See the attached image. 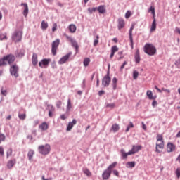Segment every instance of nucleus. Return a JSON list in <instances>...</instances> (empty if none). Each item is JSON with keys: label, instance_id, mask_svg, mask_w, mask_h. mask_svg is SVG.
I'll return each instance as SVG.
<instances>
[{"label": "nucleus", "instance_id": "44", "mask_svg": "<svg viewBox=\"0 0 180 180\" xmlns=\"http://www.w3.org/2000/svg\"><path fill=\"white\" fill-rule=\"evenodd\" d=\"M18 117L20 120H25L26 119V114H19Z\"/></svg>", "mask_w": 180, "mask_h": 180}, {"label": "nucleus", "instance_id": "9", "mask_svg": "<svg viewBox=\"0 0 180 180\" xmlns=\"http://www.w3.org/2000/svg\"><path fill=\"white\" fill-rule=\"evenodd\" d=\"M67 39H68L72 44V46L74 47V49H75L76 53H78V49H79V46H78V43L77 42V41L74 39H72L71 37H67Z\"/></svg>", "mask_w": 180, "mask_h": 180}, {"label": "nucleus", "instance_id": "38", "mask_svg": "<svg viewBox=\"0 0 180 180\" xmlns=\"http://www.w3.org/2000/svg\"><path fill=\"white\" fill-rule=\"evenodd\" d=\"M98 8L97 7H93V8H88V12L91 15V13H94L96 11H97Z\"/></svg>", "mask_w": 180, "mask_h": 180}, {"label": "nucleus", "instance_id": "33", "mask_svg": "<svg viewBox=\"0 0 180 180\" xmlns=\"http://www.w3.org/2000/svg\"><path fill=\"white\" fill-rule=\"evenodd\" d=\"M89 63H91V59L89 58H85L83 61L84 67H88V65H89Z\"/></svg>", "mask_w": 180, "mask_h": 180}, {"label": "nucleus", "instance_id": "45", "mask_svg": "<svg viewBox=\"0 0 180 180\" xmlns=\"http://www.w3.org/2000/svg\"><path fill=\"white\" fill-rule=\"evenodd\" d=\"M156 147L158 148H164V142H161L160 143H156Z\"/></svg>", "mask_w": 180, "mask_h": 180}, {"label": "nucleus", "instance_id": "3", "mask_svg": "<svg viewBox=\"0 0 180 180\" xmlns=\"http://www.w3.org/2000/svg\"><path fill=\"white\" fill-rule=\"evenodd\" d=\"M144 51L148 56H154L157 53V49L151 44H146L144 46Z\"/></svg>", "mask_w": 180, "mask_h": 180}, {"label": "nucleus", "instance_id": "2", "mask_svg": "<svg viewBox=\"0 0 180 180\" xmlns=\"http://www.w3.org/2000/svg\"><path fill=\"white\" fill-rule=\"evenodd\" d=\"M51 151V146L50 144L40 145L38 146V153L41 155H49Z\"/></svg>", "mask_w": 180, "mask_h": 180}, {"label": "nucleus", "instance_id": "51", "mask_svg": "<svg viewBox=\"0 0 180 180\" xmlns=\"http://www.w3.org/2000/svg\"><path fill=\"white\" fill-rule=\"evenodd\" d=\"M115 103H108L106 105L107 108H110V109H113L115 108Z\"/></svg>", "mask_w": 180, "mask_h": 180}, {"label": "nucleus", "instance_id": "41", "mask_svg": "<svg viewBox=\"0 0 180 180\" xmlns=\"http://www.w3.org/2000/svg\"><path fill=\"white\" fill-rule=\"evenodd\" d=\"M157 141L164 142V139H162V135L161 134L157 135Z\"/></svg>", "mask_w": 180, "mask_h": 180}, {"label": "nucleus", "instance_id": "57", "mask_svg": "<svg viewBox=\"0 0 180 180\" xmlns=\"http://www.w3.org/2000/svg\"><path fill=\"white\" fill-rule=\"evenodd\" d=\"M125 65H127V61H124V62L123 63V64H122V65H121V67H120V70H123V68H124Z\"/></svg>", "mask_w": 180, "mask_h": 180}, {"label": "nucleus", "instance_id": "58", "mask_svg": "<svg viewBox=\"0 0 180 180\" xmlns=\"http://www.w3.org/2000/svg\"><path fill=\"white\" fill-rule=\"evenodd\" d=\"M112 174H114V175H115V176H119V172L116 169L112 171Z\"/></svg>", "mask_w": 180, "mask_h": 180}, {"label": "nucleus", "instance_id": "12", "mask_svg": "<svg viewBox=\"0 0 180 180\" xmlns=\"http://www.w3.org/2000/svg\"><path fill=\"white\" fill-rule=\"evenodd\" d=\"M112 174V172L108 170L107 169L103 172L102 174L103 179L108 180L110 178V175Z\"/></svg>", "mask_w": 180, "mask_h": 180}, {"label": "nucleus", "instance_id": "23", "mask_svg": "<svg viewBox=\"0 0 180 180\" xmlns=\"http://www.w3.org/2000/svg\"><path fill=\"white\" fill-rule=\"evenodd\" d=\"M39 129H41V130H42L43 131H46V130L49 129V124H47V122H44L39 125Z\"/></svg>", "mask_w": 180, "mask_h": 180}, {"label": "nucleus", "instance_id": "19", "mask_svg": "<svg viewBox=\"0 0 180 180\" xmlns=\"http://www.w3.org/2000/svg\"><path fill=\"white\" fill-rule=\"evenodd\" d=\"M32 63L34 67H36V65H37V63H39V60H37V53H34L32 54Z\"/></svg>", "mask_w": 180, "mask_h": 180}, {"label": "nucleus", "instance_id": "56", "mask_svg": "<svg viewBox=\"0 0 180 180\" xmlns=\"http://www.w3.org/2000/svg\"><path fill=\"white\" fill-rule=\"evenodd\" d=\"M57 30V24L54 23L52 27V32H56Z\"/></svg>", "mask_w": 180, "mask_h": 180}, {"label": "nucleus", "instance_id": "8", "mask_svg": "<svg viewBox=\"0 0 180 180\" xmlns=\"http://www.w3.org/2000/svg\"><path fill=\"white\" fill-rule=\"evenodd\" d=\"M50 61H51L50 58L42 59L39 63V66L41 67V68H47V67H49V64H50Z\"/></svg>", "mask_w": 180, "mask_h": 180}, {"label": "nucleus", "instance_id": "21", "mask_svg": "<svg viewBox=\"0 0 180 180\" xmlns=\"http://www.w3.org/2000/svg\"><path fill=\"white\" fill-rule=\"evenodd\" d=\"M146 95L150 100L157 99V96H153V91H151V90H148Z\"/></svg>", "mask_w": 180, "mask_h": 180}, {"label": "nucleus", "instance_id": "46", "mask_svg": "<svg viewBox=\"0 0 180 180\" xmlns=\"http://www.w3.org/2000/svg\"><path fill=\"white\" fill-rule=\"evenodd\" d=\"M8 39L6 37V34H0V40H6Z\"/></svg>", "mask_w": 180, "mask_h": 180}, {"label": "nucleus", "instance_id": "36", "mask_svg": "<svg viewBox=\"0 0 180 180\" xmlns=\"http://www.w3.org/2000/svg\"><path fill=\"white\" fill-rule=\"evenodd\" d=\"M148 12H151L153 17L155 16V8L154 6H151L148 9Z\"/></svg>", "mask_w": 180, "mask_h": 180}, {"label": "nucleus", "instance_id": "17", "mask_svg": "<svg viewBox=\"0 0 180 180\" xmlns=\"http://www.w3.org/2000/svg\"><path fill=\"white\" fill-rule=\"evenodd\" d=\"M21 6H24L23 15L26 18L29 13V6L26 3H22Z\"/></svg>", "mask_w": 180, "mask_h": 180}, {"label": "nucleus", "instance_id": "39", "mask_svg": "<svg viewBox=\"0 0 180 180\" xmlns=\"http://www.w3.org/2000/svg\"><path fill=\"white\" fill-rule=\"evenodd\" d=\"M12 153H13L12 148L8 149V150L6 152L7 158H9V157L12 156Z\"/></svg>", "mask_w": 180, "mask_h": 180}, {"label": "nucleus", "instance_id": "20", "mask_svg": "<svg viewBox=\"0 0 180 180\" xmlns=\"http://www.w3.org/2000/svg\"><path fill=\"white\" fill-rule=\"evenodd\" d=\"M124 27V20L123 18L118 19V29L119 30H121V29H123Z\"/></svg>", "mask_w": 180, "mask_h": 180}, {"label": "nucleus", "instance_id": "61", "mask_svg": "<svg viewBox=\"0 0 180 180\" xmlns=\"http://www.w3.org/2000/svg\"><path fill=\"white\" fill-rule=\"evenodd\" d=\"M4 148L0 146V155H4Z\"/></svg>", "mask_w": 180, "mask_h": 180}, {"label": "nucleus", "instance_id": "11", "mask_svg": "<svg viewBox=\"0 0 180 180\" xmlns=\"http://www.w3.org/2000/svg\"><path fill=\"white\" fill-rule=\"evenodd\" d=\"M26 53V51L25 49H20V51H16L15 53V57L16 58H22V57H25V53Z\"/></svg>", "mask_w": 180, "mask_h": 180}, {"label": "nucleus", "instance_id": "29", "mask_svg": "<svg viewBox=\"0 0 180 180\" xmlns=\"http://www.w3.org/2000/svg\"><path fill=\"white\" fill-rule=\"evenodd\" d=\"M127 168H134L136 167V162H128L126 165Z\"/></svg>", "mask_w": 180, "mask_h": 180}, {"label": "nucleus", "instance_id": "32", "mask_svg": "<svg viewBox=\"0 0 180 180\" xmlns=\"http://www.w3.org/2000/svg\"><path fill=\"white\" fill-rule=\"evenodd\" d=\"M117 165V162H114L112 164L109 165V167L107 168V169L112 172V169H113V168H115V167H116Z\"/></svg>", "mask_w": 180, "mask_h": 180}, {"label": "nucleus", "instance_id": "16", "mask_svg": "<svg viewBox=\"0 0 180 180\" xmlns=\"http://www.w3.org/2000/svg\"><path fill=\"white\" fill-rule=\"evenodd\" d=\"M120 153H121V157L122 160H126L128 155H131V153H130V151L126 153V150H124V149L123 148L121 149Z\"/></svg>", "mask_w": 180, "mask_h": 180}, {"label": "nucleus", "instance_id": "64", "mask_svg": "<svg viewBox=\"0 0 180 180\" xmlns=\"http://www.w3.org/2000/svg\"><path fill=\"white\" fill-rule=\"evenodd\" d=\"M98 43H99V39H95L94 41V46H96L98 44Z\"/></svg>", "mask_w": 180, "mask_h": 180}, {"label": "nucleus", "instance_id": "60", "mask_svg": "<svg viewBox=\"0 0 180 180\" xmlns=\"http://www.w3.org/2000/svg\"><path fill=\"white\" fill-rule=\"evenodd\" d=\"M39 123H40V121L39 120H36L34 121V126L36 127L37 126V124H39Z\"/></svg>", "mask_w": 180, "mask_h": 180}, {"label": "nucleus", "instance_id": "1", "mask_svg": "<svg viewBox=\"0 0 180 180\" xmlns=\"http://www.w3.org/2000/svg\"><path fill=\"white\" fill-rule=\"evenodd\" d=\"M15 60H16V58L13 54H8L0 58V67H4L8 64L10 65L11 75H13L15 78H18L19 77V66L16 63L12 65Z\"/></svg>", "mask_w": 180, "mask_h": 180}, {"label": "nucleus", "instance_id": "53", "mask_svg": "<svg viewBox=\"0 0 180 180\" xmlns=\"http://www.w3.org/2000/svg\"><path fill=\"white\" fill-rule=\"evenodd\" d=\"M130 16H131V12L127 11V12L126 13V14H125V18H126L127 19H129V18H130Z\"/></svg>", "mask_w": 180, "mask_h": 180}, {"label": "nucleus", "instance_id": "40", "mask_svg": "<svg viewBox=\"0 0 180 180\" xmlns=\"http://www.w3.org/2000/svg\"><path fill=\"white\" fill-rule=\"evenodd\" d=\"M138 77H139V72L137 70H134L133 72V78H134V79H137Z\"/></svg>", "mask_w": 180, "mask_h": 180}, {"label": "nucleus", "instance_id": "47", "mask_svg": "<svg viewBox=\"0 0 180 180\" xmlns=\"http://www.w3.org/2000/svg\"><path fill=\"white\" fill-rule=\"evenodd\" d=\"M84 173L87 175V176H91V172L88 169H84Z\"/></svg>", "mask_w": 180, "mask_h": 180}, {"label": "nucleus", "instance_id": "15", "mask_svg": "<svg viewBox=\"0 0 180 180\" xmlns=\"http://www.w3.org/2000/svg\"><path fill=\"white\" fill-rule=\"evenodd\" d=\"M135 63L136 64L140 63L141 58H140V51L137 49L134 54Z\"/></svg>", "mask_w": 180, "mask_h": 180}, {"label": "nucleus", "instance_id": "5", "mask_svg": "<svg viewBox=\"0 0 180 180\" xmlns=\"http://www.w3.org/2000/svg\"><path fill=\"white\" fill-rule=\"evenodd\" d=\"M58 46H60V39H57L53 41L51 44V53L53 56H57V49H58Z\"/></svg>", "mask_w": 180, "mask_h": 180}, {"label": "nucleus", "instance_id": "22", "mask_svg": "<svg viewBox=\"0 0 180 180\" xmlns=\"http://www.w3.org/2000/svg\"><path fill=\"white\" fill-rule=\"evenodd\" d=\"M111 130H112L114 133L119 131V130H120V127L119 126V124H112L111 127Z\"/></svg>", "mask_w": 180, "mask_h": 180}, {"label": "nucleus", "instance_id": "13", "mask_svg": "<svg viewBox=\"0 0 180 180\" xmlns=\"http://www.w3.org/2000/svg\"><path fill=\"white\" fill-rule=\"evenodd\" d=\"M75 124H77V120L73 119L72 122L68 123L66 129L67 131H71V130H72V127H74Z\"/></svg>", "mask_w": 180, "mask_h": 180}, {"label": "nucleus", "instance_id": "6", "mask_svg": "<svg viewBox=\"0 0 180 180\" xmlns=\"http://www.w3.org/2000/svg\"><path fill=\"white\" fill-rule=\"evenodd\" d=\"M110 73L109 72V70L107 72L106 75L103 78L102 80V85L105 87L108 86V85L110 84Z\"/></svg>", "mask_w": 180, "mask_h": 180}, {"label": "nucleus", "instance_id": "63", "mask_svg": "<svg viewBox=\"0 0 180 180\" xmlns=\"http://www.w3.org/2000/svg\"><path fill=\"white\" fill-rule=\"evenodd\" d=\"M103 94H105V91H103V90H101L98 91L99 96H102V95H103Z\"/></svg>", "mask_w": 180, "mask_h": 180}, {"label": "nucleus", "instance_id": "24", "mask_svg": "<svg viewBox=\"0 0 180 180\" xmlns=\"http://www.w3.org/2000/svg\"><path fill=\"white\" fill-rule=\"evenodd\" d=\"M33 155H34V150H33L32 149H30L27 153L29 161H32V158H33Z\"/></svg>", "mask_w": 180, "mask_h": 180}, {"label": "nucleus", "instance_id": "4", "mask_svg": "<svg viewBox=\"0 0 180 180\" xmlns=\"http://www.w3.org/2000/svg\"><path fill=\"white\" fill-rule=\"evenodd\" d=\"M22 31L15 30L12 34V40L15 43H19L22 41Z\"/></svg>", "mask_w": 180, "mask_h": 180}, {"label": "nucleus", "instance_id": "14", "mask_svg": "<svg viewBox=\"0 0 180 180\" xmlns=\"http://www.w3.org/2000/svg\"><path fill=\"white\" fill-rule=\"evenodd\" d=\"M175 145H174V143L169 142L167 143V153H172L173 151H175Z\"/></svg>", "mask_w": 180, "mask_h": 180}, {"label": "nucleus", "instance_id": "52", "mask_svg": "<svg viewBox=\"0 0 180 180\" xmlns=\"http://www.w3.org/2000/svg\"><path fill=\"white\" fill-rule=\"evenodd\" d=\"M51 68L53 70H56V68H57V65L56 64V60H53L51 63Z\"/></svg>", "mask_w": 180, "mask_h": 180}, {"label": "nucleus", "instance_id": "18", "mask_svg": "<svg viewBox=\"0 0 180 180\" xmlns=\"http://www.w3.org/2000/svg\"><path fill=\"white\" fill-rule=\"evenodd\" d=\"M97 11L98 13H100L101 15L106 13V8L103 5H101L98 7H97Z\"/></svg>", "mask_w": 180, "mask_h": 180}, {"label": "nucleus", "instance_id": "30", "mask_svg": "<svg viewBox=\"0 0 180 180\" xmlns=\"http://www.w3.org/2000/svg\"><path fill=\"white\" fill-rule=\"evenodd\" d=\"M117 88V78L113 77V79H112V89L115 91V90H116Z\"/></svg>", "mask_w": 180, "mask_h": 180}, {"label": "nucleus", "instance_id": "54", "mask_svg": "<svg viewBox=\"0 0 180 180\" xmlns=\"http://www.w3.org/2000/svg\"><path fill=\"white\" fill-rule=\"evenodd\" d=\"M62 103H61V101H57V102H56V107H57L58 108H61Z\"/></svg>", "mask_w": 180, "mask_h": 180}, {"label": "nucleus", "instance_id": "62", "mask_svg": "<svg viewBox=\"0 0 180 180\" xmlns=\"http://www.w3.org/2000/svg\"><path fill=\"white\" fill-rule=\"evenodd\" d=\"M157 101H153V102H152V106L153 107V108H155V106H157Z\"/></svg>", "mask_w": 180, "mask_h": 180}, {"label": "nucleus", "instance_id": "50", "mask_svg": "<svg viewBox=\"0 0 180 180\" xmlns=\"http://www.w3.org/2000/svg\"><path fill=\"white\" fill-rule=\"evenodd\" d=\"M129 41H130V46H131V49H134V43L133 42V38H129Z\"/></svg>", "mask_w": 180, "mask_h": 180}, {"label": "nucleus", "instance_id": "27", "mask_svg": "<svg viewBox=\"0 0 180 180\" xmlns=\"http://www.w3.org/2000/svg\"><path fill=\"white\" fill-rule=\"evenodd\" d=\"M16 164V160H9L7 163L8 168L11 169Z\"/></svg>", "mask_w": 180, "mask_h": 180}, {"label": "nucleus", "instance_id": "25", "mask_svg": "<svg viewBox=\"0 0 180 180\" xmlns=\"http://www.w3.org/2000/svg\"><path fill=\"white\" fill-rule=\"evenodd\" d=\"M47 27H49V23L44 20H42L41 23V29H42V30H47Z\"/></svg>", "mask_w": 180, "mask_h": 180}, {"label": "nucleus", "instance_id": "28", "mask_svg": "<svg viewBox=\"0 0 180 180\" xmlns=\"http://www.w3.org/2000/svg\"><path fill=\"white\" fill-rule=\"evenodd\" d=\"M69 30H70V33H75V32L77 30V26H75V25H74V24H71L69 26Z\"/></svg>", "mask_w": 180, "mask_h": 180}, {"label": "nucleus", "instance_id": "42", "mask_svg": "<svg viewBox=\"0 0 180 180\" xmlns=\"http://www.w3.org/2000/svg\"><path fill=\"white\" fill-rule=\"evenodd\" d=\"M111 51H112V53H116L117 51H119V48H117V46H113L111 48Z\"/></svg>", "mask_w": 180, "mask_h": 180}, {"label": "nucleus", "instance_id": "55", "mask_svg": "<svg viewBox=\"0 0 180 180\" xmlns=\"http://www.w3.org/2000/svg\"><path fill=\"white\" fill-rule=\"evenodd\" d=\"M1 94L4 95V96H6V95L8 94L6 90H4V89H1Z\"/></svg>", "mask_w": 180, "mask_h": 180}, {"label": "nucleus", "instance_id": "7", "mask_svg": "<svg viewBox=\"0 0 180 180\" xmlns=\"http://www.w3.org/2000/svg\"><path fill=\"white\" fill-rule=\"evenodd\" d=\"M71 56H72V52H69L68 53H67L65 56H63L59 60H58V64L60 65H63V64H65V63H67V61H68L70 57H71Z\"/></svg>", "mask_w": 180, "mask_h": 180}, {"label": "nucleus", "instance_id": "10", "mask_svg": "<svg viewBox=\"0 0 180 180\" xmlns=\"http://www.w3.org/2000/svg\"><path fill=\"white\" fill-rule=\"evenodd\" d=\"M140 150H141V146L139 145V146H132V148L131 150H129V154H131V155H133L134 154H136V153H139L140 151Z\"/></svg>", "mask_w": 180, "mask_h": 180}, {"label": "nucleus", "instance_id": "26", "mask_svg": "<svg viewBox=\"0 0 180 180\" xmlns=\"http://www.w3.org/2000/svg\"><path fill=\"white\" fill-rule=\"evenodd\" d=\"M71 108H72V105L71 104V99L68 100V105L66 107V113H70V110H71Z\"/></svg>", "mask_w": 180, "mask_h": 180}, {"label": "nucleus", "instance_id": "43", "mask_svg": "<svg viewBox=\"0 0 180 180\" xmlns=\"http://www.w3.org/2000/svg\"><path fill=\"white\" fill-rule=\"evenodd\" d=\"M5 139H6L5 135L4 134H0V144L2 141H5Z\"/></svg>", "mask_w": 180, "mask_h": 180}, {"label": "nucleus", "instance_id": "48", "mask_svg": "<svg viewBox=\"0 0 180 180\" xmlns=\"http://www.w3.org/2000/svg\"><path fill=\"white\" fill-rule=\"evenodd\" d=\"M174 65L177 66V68H180V58L175 61Z\"/></svg>", "mask_w": 180, "mask_h": 180}, {"label": "nucleus", "instance_id": "34", "mask_svg": "<svg viewBox=\"0 0 180 180\" xmlns=\"http://www.w3.org/2000/svg\"><path fill=\"white\" fill-rule=\"evenodd\" d=\"M47 109L49 112H54L56 110V108H54V106H53V105L51 104L47 105Z\"/></svg>", "mask_w": 180, "mask_h": 180}, {"label": "nucleus", "instance_id": "31", "mask_svg": "<svg viewBox=\"0 0 180 180\" xmlns=\"http://www.w3.org/2000/svg\"><path fill=\"white\" fill-rule=\"evenodd\" d=\"M157 29V22L155 21V19H153V21L152 22L151 28H150V32H154Z\"/></svg>", "mask_w": 180, "mask_h": 180}, {"label": "nucleus", "instance_id": "35", "mask_svg": "<svg viewBox=\"0 0 180 180\" xmlns=\"http://www.w3.org/2000/svg\"><path fill=\"white\" fill-rule=\"evenodd\" d=\"M133 127H134V124H133V122H130L129 124L127 127V129L125 130L126 133H128L130 129H133Z\"/></svg>", "mask_w": 180, "mask_h": 180}, {"label": "nucleus", "instance_id": "59", "mask_svg": "<svg viewBox=\"0 0 180 180\" xmlns=\"http://www.w3.org/2000/svg\"><path fill=\"white\" fill-rule=\"evenodd\" d=\"M67 116L65 115V114H63V115H60V119L62 120H65V119H67Z\"/></svg>", "mask_w": 180, "mask_h": 180}, {"label": "nucleus", "instance_id": "49", "mask_svg": "<svg viewBox=\"0 0 180 180\" xmlns=\"http://www.w3.org/2000/svg\"><path fill=\"white\" fill-rule=\"evenodd\" d=\"M176 175L178 179L180 178V167L177 168L176 170Z\"/></svg>", "mask_w": 180, "mask_h": 180}, {"label": "nucleus", "instance_id": "37", "mask_svg": "<svg viewBox=\"0 0 180 180\" xmlns=\"http://www.w3.org/2000/svg\"><path fill=\"white\" fill-rule=\"evenodd\" d=\"M133 29H134V25H131V27L129 29V39L133 38Z\"/></svg>", "mask_w": 180, "mask_h": 180}]
</instances>
